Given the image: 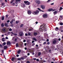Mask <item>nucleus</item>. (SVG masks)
Masks as SVG:
<instances>
[{"instance_id":"nucleus-52","label":"nucleus","mask_w":63,"mask_h":63,"mask_svg":"<svg viewBox=\"0 0 63 63\" xmlns=\"http://www.w3.org/2000/svg\"><path fill=\"white\" fill-rule=\"evenodd\" d=\"M46 44V42H45L43 43L44 45H45V44Z\"/></svg>"},{"instance_id":"nucleus-59","label":"nucleus","mask_w":63,"mask_h":63,"mask_svg":"<svg viewBox=\"0 0 63 63\" xmlns=\"http://www.w3.org/2000/svg\"><path fill=\"white\" fill-rule=\"evenodd\" d=\"M25 36H27V35H28L26 33L25 34Z\"/></svg>"},{"instance_id":"nucleus-7","label":"nucleus","mask_w":63,"mask_h":63,"mask_svg":"<svg viewBox=\"0 0 63 63\" xmlns=\"http://www.w3.org/2000/svg\"><path fill=\"white\" fill-rule=\"evenodd\" d=\"M19 35H20V36H22L23 35V33L22 32H20Z\"/></svg>"},{"instance_id":"nucleus-13","label":"nucleus","mask_w":63,"mask_h":63,"mask_svg":"<svg viewBox=\"0 0 63 63\" xmlns=\"http://www.w3.org/2000/svg\"><path fill=\"white\" fill-rule=\"evenodd\" d=\"M30 4V2H29V1H28V2L27 3L26 5H29Z\"/></svg>"},{"instance_id":"nucleus-25","label":"nucleus","mask_w":63,"mask_h":63,"mask_svg":"<svg viewBox=\"0 0 63 63\" xmlns=\"http://www.w3.org/2000/svg\"><path fill=\"white\" fill-rule=\"evenodd\" d=\"M37 9H38V10L39 11H41V12H44V11H42V10H41V9H40L39 8H38Z\"/></svg>"},{"instance_id":"nucleus-54","label":"nucleus","mask_w":63,"mask_h":63,"mask_svg":"<svg viewBox=\"0 0 63 63\" xmlns=\"http://www.w3.org/2000/svg\"><path fill=\"white\" fill-rule=\"evenodd\" d=\"M33 60H36V58H33Z\"/></svg>"},{"instance_id":"nucleus-47","label":"nucleus","mask_w":63,"mask_h":63,"mask_svg":"<svg viewBox=\"0 0 63 63\" xmlns=\"http://www.w3.org/2000/svg\"><path fill=\"white\" fill-rule=\"evenodd\" d=\"M0 47H3V46L1 45H0Z\"/></svg>"},{"instance_id":"nucleus-61","label":"nucleus","mask_w":63,"mask_h":63,"mask_svg":"<svg viewBox=\"0 0 63 63\" xmlns=\"http://www.w3.org/2000/svg\"><path fill=\"white\" fill-rule=\"evenodd\" d=\"M23 42H26V41L25 40H24L23 41Z\"/></svg>"},{"instance_id":"nucleus-34","label":"nucleus","mask_w":63,"mask_h":63,"mask_svg":"<svg viewBox=\"0 0 63 63\" xmlns=\"http://www.w3.org/2000/svg\"><path fill=\"white\" fill-rule=\"evenodd\" d=\"M15 59V58H12L11 60L12 61H14Z\"/></svg>"},{"instance_id":"nucleus-60","label":"nucleus","mask_w":63,"mask_h":63,"mask_svg":"<svg viewBox=\"0 0 63 63\" xmlns=\"http://www.w3.org/2000/svg\"><path fill=\"white\" fill-rule=\"evenodd\" d=\"M38 23V22L36 21L35 22V23L36 24H37V23Z\"/></svg>"},{"instance_id":"nucleus-15","label":"nucleus","mask_w":63,"mask_h":63,"mask_svg":"<svg viewBox=\"0 0 63 63\" xmlns=\"http://www.w3.org/2000/svg\"><path fill=\"white\" fill-rule=\"evenodd\" d=\"M7 45H10V44H11V42H8L7 43Z\"/></svg>"},{"instance_id":"nucleus-41","label":"nucleus","mask_w":63,"mask_h":63,"mask_svg":"<svg viewBox=\"0 0 63 63\" xmlns=\"http://www.w3.org/2000/svg\"><path fill=\"white\" fill-rule=\"evenodd\" d=\"M17 39H18V38H16L15 39V42H16V40H17Z\"/></svg>"},{"instance_id":"nucleus-45","label":"nucleus","mask_w":63,"mask_h":63,"mask_svg":"<svg viewBox=\"0 0 63 63\" xmlns=\"http://www.w3.org/2000/svg\"><path fill=\"white\" fill-rule=\"evenodd\" d=\"M9 31H12V30L11 29H9Z\"/></svg>"},{"instance_id":"nucleus-16","label":"nucleus","mask_w":63,"mask_h":63,"mask_svg":"<svg viewBox=\"0 0 63 63\" xmlns=\"http://www.w3.org/2000/svg\"><path fill=\"white\" fill-rule=\"evenodd\" d=\"M5 26L8 27L9 26V25H8V24L7 23H5Z\"/></svg>"},{"instance_id":"nucleus-5","label":"nucleus","mask_w":63,"mask_h":63,"mask_svg":"<svg viewBox=\"0 0 63 63\" xmlns=\"http://www.w3.org/2000/svg\"><path fill=\"white\" fill-rule=\"evenodd\" d=\"M41 7L42 9L43 10H44V9H45V6L44 5H41Z\"/></svg>"},{"instance_id":"nucleus-20","label":"nucleus","mask_w":63,"mask_h":63,"mask_svg":"<svg viewBox=\"0 0 63 63\" xmlns=\"http://www.w3.org/2000/svg\"><path fill=\"white\" fill-rule=\"evenodd\" d=\"M22 7L23 8H24V7H25V5L24 4H23L22 5Z\"/></svg>"},{"instance_id":"nucleus-14","label":"nucleus","mask_w":63,"mask_h":63,"mask_svg":"<svg viewBox=\"0 0 63 63\" xmlns=\"http://www.w3.org/2000/svg\"><path fill=\"white\" fill-rule=\"evenodd\" d=\"M55 30L56 31H58L59 30V28L58 27H56L55 29Z\"/></svg>"},{"instance_id":"nucleus-2","label":"nucleus","mask_w":63,"mask_h":63,"mask_svg":"<svg viewBox=\"0 0 63 63\" xmlns=\"http://www.w3.org/2000/svg\"><path fill=\"white\" fill-rule=\"evenodd\" d=\"M39 13V11H38V10H37L36 11H34L32 13L33 14V15H36V14H37L38 15V13Z\"/></svg>"},{"instance_id":"nucleus-24","label":"nucleus","mask_w":63,"mask_h":63,"mask_svg":"<svg viewBox=\"0 0 63 63\" xmlns=\"http://www.w3.org/2000/svg\"><path fill=\"white\" fill-rule=\"evenodd\" d=\"M14 21V20H12L10 22V23L11 24H12L13 23V22Z\"/></svg>"},{"instance_id":"nucleus-3","label":"nucleus","mask_w":63,"mask_h":63,"mask_svg":"<svg viewBox=\"0 0 63 63\" xmlns=\"http://www.w3.org/2000/svg\"><path fill=\"white\" fill-rule=\"evenodd\" d=\"M20 0H16L15 3H16V6L17 7V3H18V2H20Z\"/></svg>"},{"instance_id":"nucleus-38","label":"nucleus","mask_w":63,"mask_h":63,"mask_svg":"<svg viewBox=\"0 0 63 63\" xmlns=\"http://www.w3.org/2000/svg\"><path fill=\"white\" fill-rule=\"evenodd\" d=\"M20 27H23V24H22L21 25Z\"/></svg>"},{"instance_id":"nucleus-31","label":"nucleus","mask_w":63,"mask_h":63,"mask_svg":"<svg viewBox=\"0 0 63 63\" xmlns=\"http://www.w3.org/2000/svg\"><path fill=\"white\" fill-rule=\"evenodd\" d=\"M33 40H34V41H37V39H36L35 38H33Z\"/></svg>"},{"instance_id":"nucleus-30","label":"nucleus","mask_w":63,"mask_h":63,"mask_svg":"<svg viewBox=\"0 0 63 63\" xmlns=\"http://www.w3.org/2000/svg\"><path fill=\"white\" fill-rule=\"evenodd\" d=\"M20 53V50H19L17 52L18 54H19Z\"/></svg>"},{"instance_id":"nucleus-27","label":"nucleus","mask_w":63,"mask_h":63,"mask_svg":"<svg viewBox=\"0 0 63 63\" xmlns=\"http://www.w3.org/2000/svg\"><path fill=\"white\" fill-rule=\"evenodd\" d=\"M41 54V53L40 52H38V56H40Z\"/></svg>"},{"instance_id":"nucleus-9","label":"nucleus","mask_w":63,"mask_h":63,"mask_svg":"<svg viewBox=\"0 0 63 63\" xmlns=\"http://www.w3.org/2000/svg\"><path fill=\"white\" fill-rule=\"evenodd\" d=\"M53 43L54 44H56V41L55 40H54L53 41Z\"/></svg>"},{"instance_id":"nucleus-12","label":"nucleus","mask_w":63,"mask_h":63,"mask_svg":"<svg viewBox=\"0 0 63 63\" xmlns=\"http://www.w3.org/2000/svg\"><path fill=\"white\" fill-rule=\"evenodd\" d=\"M7 46H4V49H6L7 48Z\"/></svg>"},{"instance_id":"nucleus-32","label":"nucleus","mask_w":63,"mask_h":63,"mask_svg":"<svg viewBox=\"0 0 63 63\" xmlns=\"http://www.w3.org/2000/svg\"><path fill=\"white\" fill-rule=\"evenodd\" d=\"M11 33L12 34H14V35H15L16 36V35H17V34H16L14 33H13V32H11Z\"/></svg>"},{"instance_id":"nucleus-56","label":"nucleus","mask_w":63,"mask_h":63,"mask_svg":"<svg viewBox=\"0 0 63 63\" xmlns=\"http://www.w3.org/2000/svg\"><path fill=\"white\" fill-rule=\"evenodd\" d=\"M5 38L6 39H8V38L7 37H6Z\"/></svg>"},{"instance_id":"nucleus-42","label":"nucleus","mask_w":63,"mask_h":63,"mask_svg":"<svg viewBox=\"0 0 63 63\" xmlns=\"http://www.w3.org/2000/svg\"><path fill=\"white\" fill-rule=\"evenodd\" d=\"M2 53L3 54H4V50H2Z\"/></svg>"},{"instance_id":"nucleus-10","label":"nucleus","mask_w":63,"mask_h":63,"mask_svg":"<svg viewBox=\"0 0 63 63\" xmlns=\"http://www.w3.org/2000/svg\"><path fill=\"white\" fill-rule=\"evenodd\" d=\"M1 5H2V6H1V7H2V8H4V7H3V5H5V3L2 2L1 3Z\"/></svg>"},{"instance_id":"nucleus-17","label":"nucleus","mask_w":63,"mask_h":63,"mask_svg":"<svg viewBox=\"0 0 63 63\" xmlns=\"http://www.w3.org/2000/svg\"><path fill=\"white\" fill-rule=\"evenodd\" d=\"M5 38H2V41H3V42H5Z\"/></svg>"},{"instance_id":"nucleus-57","label":"nucleus","mask_w":63,"mask_h":63,"mask_svg":"<svg viewBox=\"0 0 63 63\" xmlns=\"http://www.w3.org/2000/svg\"><path fill=\"white\" fill-rule=\"evenodd\" d=\"M18 56H19V55L17 54L16 55V57H18Z\"/></svg>"},{"instance_id":"nucleus-64","label":"nucleus","mask_w":63,"mask_h":63,"mask_svg":"<svg viewBox=\"0 0 63 63\" xmlns=\"http://www.w3.org/2000/svg\"><path fill=\"white\" fill-rule=\"evenodd\" d=\"M26 45H27L26 43H25L24 44V46H26Z\"/></svg>"},{"instance_id":"nucleus-28","label":"nucleus","mask_w":63,"mask_h":63,"mask_svg":"<svg viewBox=\"0 0 63 63\" xmlns=\"http://www.w3.org/2000/svg\"><path fill=\"white\" fill-rule=\"evenodd\" d=\"M6 43L5 42H4L2 44V45L3 46H4V45H6Z\"/></svg>"},{"instance_id":"nucleus-33","label":"nucleus","mask_w":63,"mask_h":63,"mask_svg":"<svg viewBox=\"0 0 63 63\" xmlns=\"http://www.w3.org/2000/svg\"><path fill=\"white\" fill-rule=\"evenodd\" d=\"M33 28H32L31 29H29V31H31V30H33Z\"/></svg>"},{"instance_id":"nucleus-6","label":"nucleus","mask_w":63,"mask_h":63,"mask_svg":"<svg viewBox=\"0 0 63 63\" xmlns=\"http://www.w3.org/2000/svg\"><path fill=\"white\" fill-rule=\"evenodd\" d=\"M36 2L38 4H40L41 3V1L39 0L36 1Z\"/></svg>"},{"instance_id":"nucleus-49","label":"nucleus","mask_w":63,"mask_h":63,"mask_svg":"<svg viewBox=\"0 0 63 63\" xmlns=\"http://www.w3.org/2000/svg\"><path fill=\"white\" fill-rule=\"evenodd\" d=\"M12 5L13 6H14V5H15V3H13L12 4Z\"/></svg>"},{"instance_id":"nucleus-39","label":"nucleus","mask_w":63,"mask_h":63,"mask_svg":"<svg viewBox=\"0 0 63 63\" xmlns=\"http://www.w3.org/2000/svg\"><path fill=\"white\" fill-rule=\"evenodd\" d=\"M60 24L61 25H63V23H60Z\"/></svg>"},{"instance_id":"nucleus-48","label":"nucleus","mask_w":63,"mask_h":63,"mask_svg":"<svg viewBox=\"0 0 63 63\" xmlns=\"http://www.w3.org/2000/svg\"><path fill=\"white\" fill-rule=\"evenodd\" d=\"M36 60L37 61H39V60L38 59H36Z\"/></svg>"},{"instance_id":"nucleus-11","label":"nucleus","mask_w":63,"mask_h":63,"mask_svg":"<svg viewBox=\"0 0 63 63\" xmlns=\"http://www.w3.org/2000/svg\"><path fill=\"white\" fill-rule=\"evenodd\" d=\"M53 13L54 15H56V14H57V11H56L54 12H53Z\"/></svg>"},{"instance_id":"nucleus-19","label":"nucleus","mask_w":63,"mask_h":63,"mask_svg":"<svg viewBox=\"0 0 63 63\" xmlns=\"http://www.w3.org/2000/svg\"><path fill=\"white\" fill-rule=\"evenodd\" d=\"M2 30L4 32H6V29L5 28L3 29H2Z\"/></svg>"},{"instance_id":"nucleus-4","label":"nucleus","mask_w":63,"mask_h":63,"mask_svg":"<svg viewBox=\"0 0 63 63\" xmlns=\"http://www.w3.org/2000/svg\"><path fill=\"white\" fill-rule=\"evenodd\" d=\"M43 17L45 18H47V14H44L43 16Z\"/></svg>"},{"instance_id":"nucleus-35","label":"nucleus","mask_w":63,"mask_h":63,"mask_svg":"<svg viewBox=\"0 0 63 63\" xmlns=\"http://www.w3.org/2000/svg\"><path fill=\"white\" fill-rule=\"evenodd\" d=\"M16 23H19V21H16Z\"/></svg>"},{"instance_id":"nucleus-43","label":"nucleus","mask_w":63,"mask_h":63,"mask_svg":"<svg viewBox=\"0 0 63 63\" xmlns=\"http://www.w3.org/2000/svg\"><path fill=\"white\" fill-rule=\"evenodd\" d=\"M1 26H2V27H3V26H4V25L3 24H1Z\"/></svg>"},{"instance_id":"nucleus-18","label":"nucleus","mask_w":63,"mask_h":63,"mask_svg":"<svg viewBox=\"0 0 63 63\" xmlns=\"http://www.w3.org/2000/svg\"><path fill=\"white\" fill-rule=\"evenodd\" d=\"M28 2V1H24V3L26 4V5H27V2Z\"/></svg>"},{"instance_id":"nucleus-50","label":"nucleus","mask_w":63,"mask_h":63,"mask_svg":"<svg viewBox=\"0 0 63 63\" xmlns=\"http://www.w3.org/2000/svg\"><path fill=\"white\" fill-rule=\"evenodd\" d=\"M27 63H30V62L29 61H27Z\"/></svg>"},{"instance_id":"nucleus-46","label":"nucleus","mask_w":63,"mask_h":63,"mask_svg":"<svg viewBox=\"0 0 63 63\" xmlns=\"http://www.w3.org/2000/svg\"><path fill=\"white\" fill-rule=\"evenodd\" d=\"M63 9V8L61 7H60V10H62V9Z\"/></svg>"},{"instance_id":"nucleus-53","label":"nucleus","mask_w":63,"mask_h":63,"mask_svg":"<svg viewBox=\"0 0 63 63\" xmlns=\"http://www.w3.org/2000/svg\"><path fill=\"white\" fill-rule=\"evenodd\" d=\"M9 22H10V20H8L7 21V22L8 23Z\"/></svg>"},{"instance_id":"nucleus-63","label":"nucleus","mask_w":63,"mask_h":63,"mask_svg":"<svg viewBox=\"0 0 63 63\" xmlns=\"http://www.w3.org/2000/svg\"><path fill=\"white\" fill-rule=\"evenodd\" d=\"M27 54H28V55H30V53H28Z\"/></svg>"},{"instance_id":"nucleus-51","label":"nucleus","mask_w":63,"mask_h":63,"mask_svg":"<svg viewBox=\"0 0 63 63\" xmlns=\"http://www.w3.org/2000/svg\"><path fill=\"white\" fill-rule=\"evenodd\" d=\"M47 42H48V41H49V40L48 39H47Z\"/></svg>"},{"instance_id":"nucleus-62","label":"nucleus","mask_w":63,"mask_h":63,"mask_svg":"<svg viewBox=\"0 0 63 63\" xmlns=\"http://www.w3.org/2000/svg\"><path fill=\"white\" fill-rule=\"evenodd\" d=\"M50 43H49V42H48L47 43V44H48V45H49V44Z\"/></svg>"},{"instance_id":"nucleus-23","label":"nucleus","mask_w":63,"mask_h":63,"mask_svg":"<svg viewBox=\"0 0 63 63\" xmlns=\"http://www.w3.org/2000/svg\"><path fill=\"white\" fill-rule=\"evenodd\" d=\"M15 0H12L10 2L12 4L13 2H14Z\"/></svg>"},{"instance_id":"nucleus-40","label":"nucleus","mask_w":63,"mask_h":63,"mask_svg":"<svg viewBox=\"0 0 63 63\" xmlns=\"http://www.w3.org/2000/svg\"><path fill=\"white\" fill-rule=\"evenodd\" d=\"M4 17H3L2 18V20H4Z\"/></svg>"},{"instance_id":"nucleus-55","label":"nucleus","mask_w":63,"mask_h":63,"mask_svg":"<svg viewBox=\"0 0 63 63\" xmlns=\"http://www.w3.org/2000/svg\"><path fill=\"white\" fill-rule=\"evenodd\" d=\"M50 0H48L47 1V2H50Z\"/></svg>"},{"instance_id":"nucleus-21","label":"nucleus","mask_w":63,"mask_h":63,"mask_svg":"<svg viewBox=\"0 0 63 63\" xmlns=\"http://www.w3.org/2000/svg\"><path fill=\"white\" fill-rule=\"evenodd\" d=\"M34 36H36L38 34V33L37 32H34Z\"/></svg>"},{"instance_id":"nucleus-29","label":"nucleus","mask_w":63,"mask_h":63,"mask_svg":"<svg viewBox=\"0 0 63 63\" xmlns=\"http://www.w3.org/2000/svg\"><path fill=\"white\" fill-rule=\"evenodd\" d=\"M52 10V9H50L48 10V11L49 12H50V11H51Z\"/></svg>"},{"instance_id":"nucleus-37","label":"nucleus","mask_w":63,"mask_h":63,"mask_svg":"<svg viewBox=\"0 0 63 63\" xmlns=\"http://www.w3.org/2000/svg\"><path fill=\"white\" fill-rule=\"evenodd\" d=\"M28 34L29 35V36L30 35H31V33L30 32H29L28 33Z\"/></svg>"},{"instance_id":"nucleus-26","label":"nucleus","mask_w":63,"mask_h":63,"mask_svg":"<svg viewBox=\"0 0 63 63\" xmlns=\"http://www.w3.org/2000/svg\"><path fill=\"white\" fill-rule=\"evenodd\" d=\"M40 40H42L43 41V40H44V39H43V38L42 37H40Z\"/></svg>"},{"instance_id":"nucleus-36","label":"nucleus","mask_w":63,"mask_h":63,"mask_svg":"<svg viewBox=\"0 0 63 63\" xmlns=\"http://www.w3.org/2000/svg\"><path fill=\"white\" fill-rule=\"evenodd\" d=\"M18 47V44L17 43L16 44V47Z\"/></svg>"},{"instance_id":"nucleus-44","label":"nucleus","mask_w":63,"mask_h":63,"mask_svg":"<svg viewBox=\"0 0 63 63\" xmlns=\"http://www.w3.org/2000/svg\"><path fill=\"white\" fill-rule=\"evenodd\" d=\"M60 18H62V16H60Z\"/></svg>"},{"instance_id":"nucleus-8","label":"nucleus","mask_w":63,"mask_h":63,"mask_svg":"<svg viewBox=\"0 0 63 63\" xmlns=\"http://www.w3.org/2000/svg\"><path fill=\"white\" fill-rule=\"evenodd\" d=\"M28 15H31V11L30 10H29L28 11Z\"/></svg>"},{"instance_id":"nucleus-58","label":"nucleus","mask_w":63,"mask_h":63,"mask_svg":"<svg viewBox=\"0 0 63 63\" xmlns=\"http://www.w3.org/2000/svg\"><path fill=\"white\" fill-rule=\"evenodd\" d=\"M43 62H46V61L45 60H44L43 61Z\"/></svg>"},{"instance_id":"nucleus-22","label":"nucleus","mask_w":63,"mask_h":63,"mask_svg":"<svg viewBox=\"0 0 63 63\" xmlns=\"http://www.w3.org/2000/svg\"><path fill=\"white\" fill-rule=\"evenodd\" d=\"M21 60V58H17V60L18 61H19V60Z\"/></svg>"},{"instance_id":"nucleus-1","label":"nucleus","mask_w":63,"mask_h":63,"mask_svg":"<svg viewBox=\"0 0 63 63\" xmlns=\"http://www.w3.org/2000/svg\"><path fill=\"white\" fill-rule=\"evenodd\" d=\"M46 25L45 24H43L41 25L39 28V30H40V31H43L44 30L45 31H46L47 30L46 29H45L46 27Z\"/></svg>"}]
</instances>
